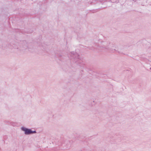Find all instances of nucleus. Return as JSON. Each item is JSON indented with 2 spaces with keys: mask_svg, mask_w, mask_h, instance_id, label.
<instances>
[{
  "mask_svg": "<svg viewBox=\"0 0 151 151\" xmlns=\"http://www.w3.org/2000/svg\"><path fill=\"white\" fill-rule=\"evenodd\" d=\"M22 129L25 132V133L26 134H29L36 133L35 131L32 132L30 129H28L23 127L22 128Z\"/></svg>",
  "mask_w": 151,
  "mask_h": 151,
  "instance_id": "1",
  "label": "nucleus"
}]
</instances>
